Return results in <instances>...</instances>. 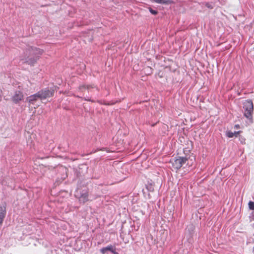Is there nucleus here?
Returning a JSON list of instances; mask_svg holds the SVG:
<instances>
[{"label": "nucleus", "mask_w": 254, "mask_h": 254, "mask_svg": "<svg viewBox=\"0 0 254 254\" xmlns=\"http://www.w3.org/2000/svg\"><path fill=\"white\" fill-rule=\"evenodd\" d=\"M42 53L43 50L36 48H32L31 50L26 51V54L28 56L25 58V61L29 64H32L37 61L39 55H42Z\"/></svg>", "instance_id": "f257e3e1"}, {"label": "nucleus", "mask_w": 254, "mask_h": 254, "mask_svg": "<svg viewBox=\"0 0 254 254\" xmlns=\"http://www.w3.org/2000/svg\"><path fill=\"white\" fill-rule=\"evenodd\" d=\"M193 160H194L193 157L190 158L189 159L179 157L173 159L171 161V163H172L173 167L175 169L178 170L179 169L181 168V167L186 162H187V165H188L189 166H191L192 165Z\"/></svg>", "instance_id": "f03ea898"}, {"label": "nucleus", "mask_w": 254, "mask_h": 254, "mask_svg": "<svg viewBox=\"0 0 254 254\" xmlns=\"http://www.w3.org/2000/svg\"><path fill=\"white\" fill-rule=\"evenodd\" d=\"M243 108L244 109V116L252 123V113L254 109L252 101L251 100L246 101L244 103Z\"/></svg>", "instance_id": "7ed1b4c3"}, {"label": "nucleus", "mask_w": 254, "mask_h": 254, "mask_svg": "<svg viewBox=\"0 0 254 254\" xmlns=\"http://www.w3.org/2000/svg\"><path fill=\"white\" fill-rule=\"evenodd\" d=\"M39 99L43 100L47 98L51 97L54 94L53 90H51L49 89H45L44 90H42L38 92Z\"/></svg>", "instance_id": "20e7f679"}, {"label": "nucleus", "mask_w": 254, "mask_h": 254, "mask_svg": "<svg viewBox=\"0 0 254 254\" xmlns=\"http://www.w3.org/2000/svg\"><path fill=\"white\" fill-rule=\"evenodd\" d=\"M100 251L103 254H108L109 252H111L114 254H118V253L115 252L114 247L112 245L102 248L101 249Z\"/></svg>", "instance_id": "39448f33"}, {"label": "nucleus", "mask_w": 254, "mask_h": 254, "mask_svg": "<svg viewBox=\"0 0 254 254\" xmlns=\"http://www.w3.org/2000/svg\"><path fill=\"white\" fill-rule=\"evenodd\" d=\"M38 99H39V95L38 93L32 95L29 97H28L26 99V101L29 103V105H34L35 103H36Z\"/></svg>", "instance_id": "423d86ee"}, {"label": "nucleus", "mask_w": 254, "mask_h": 254, "mask_svg": "<svg viewBox=\"0 0 254 254\" xmlns=\"http://www.w3.org/2000/svg\"><path fill=\"white\" fill-rule=\"evenodd\" d=\"M23 97V94L21 92L18 91H16L12 97V101L15 103H17L21 101Z\"/></svg>", "instance_id": "0eeeda50"}, {"label": "nucleus", "mask_w": 254, "mask_h": 254, "mask_svg": "<svg viewBox=\"0 0 254 254\" xmlns=\"http://www.w3.org/2000/svg\"><path fill=\"white\" fill-rule=\"evenodd\" d=\"M75 195L79 198V200L82 203H85L88 200V193L86 192L82 193L80 196L78 195V192L77 191L75 194Z\"/></svg>", "instance_id": "6e6552de"}, {"label": "nucleus", "mask_w": 254, "mask_h": 254, "mask_svg": "<svg viewBox=\"0 0 254 254\" xmlns=\"http://www.w3.org/2000/svg\"><path fill=\"white\" fill-rule=\"evenodd\" d=\"M5 208L3 207L0 206V225H1L3 222L5 215Z\"/></svg>", "instance_id": "1a4fd4ad"}, {"label": "nucleus", "mask_w": 254, "mask_h": 254, "mask_svg": "<svg viewBox=\"0 0 254 254\" xmlns=\"http://www.w3.org/2000/svg\"><path fill=\"white\" fill-rule=\"evenodd\" d=\"M240 132V131H234V132L228 131L226 132V135L228 137L231 138V137H234V136L237 137Z\"/></svg>", "instance_id": "9d476101"}, {"label": "nucleus", "mask_w": 254, "mask_h": 254, "mask_svg": "<svg viewBox=\"0 0 254 254\" xmlns=\"http://www.w3.org/2000/svg\"><path fill=\"white\" fill-rule=\"evenodd\" d=\"M152 1L158 3H168L169 1V0H151Z\"/></svg>", "instance_id": "9b49d317"}, {"label": "nucleus", "mask_w": 254, "mask_h": 254, "mask_svg": "<svg viewBox=\"0 0 254 254\" xmlns=\"http://www.w3.org/2000/svg\"><path fill=\"white\" fill-rule=\"evenodd\" d=\"M249 207L250 209L254 210V202L250 201L249 202Z\"/></svg>", "instance_id": "f8f14e48"}, {"label": "nucleus", "mask_w": 254, "mask_h": 254, "mask_svg": "<svg viewBox=\"0 0 254 254\" xmlns=\"http://www.w3.org/2000/svg\"><path fill=\"white\" fill-rule=\"evenodd\" d=\"M149 11H150V12L152 14H154V15L156 14H157V12L156 10H153V9H151V8H150V9H149Z\"/></svg>", "instance_id": "ddd939ff"}, {"label": "nucleus", "mask_w": 254, "mask_h": 254, "mask_svg": "<svg viewBox=\"0 0 254 254\" xmlns=\"http://www.w3.org/2000/svg\"><path fill=\"white\" fill-rule=\"evenodd\" d=\"M147 189L150 191H152L153 190L152 186L151 185L150 186H147Z\"/></svg>", "instance_id": "4468645a"}, {"label": "nucleus", "mask_w": 254, "mask_h": 254, "mask_svg": "<svg viewBox=\"0 0 254 254\" xmlns=\"http://www.w3.org/2000/svg\"><path fill=\"white\" fill-rule=\"evenodd\" d=\"M238 127H239V125H236L235 126V128H238Z\"/></svg>", "instance_id": "2eb2a0df"}]
</instances>
